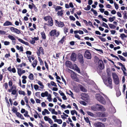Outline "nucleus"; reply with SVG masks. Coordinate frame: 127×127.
I'll use <instances>...</instances> for the list:
<instances>
[{
    "label": "nucleus",
    "instance_id": "nucleus-13",
    "mask_svg": "<svg viewBox=\"0 0 127 127\" xmlns=\"http://www.w3.org/2000/svg\"><path fill=\"white\" fill-rule=\"evenodd\" d=\"M76 55L75 53H72L70 56V58L71 60L75 61L76 60Z\"/></svg>",
    "mask_w": 127,
    "mask_h": 127
},
{
    "label": "nucleus",
    "instance_id": "nucleus-47",
    "mask_svg": "<svg viewBox=\"0 0 127 127\" xmlns=\"http://www.w3.org/2000/svg\"><path fill=\"white\" fill-rule=\"evenodd\" d=\"M47 99L48 100V101L49 102L51 101H52V98L51 97V95L50 94H49L47 97Z\"/></svg>",
    "mask_w": 127,
    "mask_h": 127
},
{
    "label": "nucleus",
    "instance_id": "nucleus-17",
    "mask_svg": "<svg viewBox=\"0 0 127 127\" xmlns=\"http://www.w3.org/2000/svg\"><path fill=\"white\" fill-rule=\"evenodd\" d=\"M41 37L42 39L45 40L46 39V36L44 32H41L40 33Z\"/></svg>",
    "mask_w": 127,
    "mask_h": 127
},
{
    "label": "nucleus",
    "instance_id": "nucleus-24",
    "mask_svg": "<svg viewBox=\"0 0 127 127\" xmlns=\"http://www.w3.org/2000/svg\"><path fill=\"white\" fill-rule=\"evenodd\" d=\"M117 64L121 66L122 67V68L125 71H127V69L125 67L122 63L119 62Z\"/></svg>",
    "mask_w": 127,
    "mask_h": 127
},
{
    "label": "nucleus",
    "instance_id": "nucleus-22",
    "mask_svg": "<svg viewBox=\"0 0 127 127\" xmlns=\"http://www.w3.org/2000/svg\"><path fill=\"white\" fill-rule=\"evenodd\" d=\"M11 87V88L9 89L8 90V92H11L12 91V90L13 89H14V90H16V87L15 85H13Z\"/></svg>",
    "mask_w": 127,
    "mask_h": 127
},
{
    "label": "nucleus",
    "instance_id": "nucleus-37",
    "mask_svg": "<svg viewBox=\"0 0 127 127\" xmlns=\"http://www.w3.org/2000/svg\"><path fill=\"white\" fill-rule=\"evenodd\" d=\"M118 56L119 57V58L121 60L123 61H126V59L123 57L122 56H121L119 55H118Z\"/></svg>",
    "mask_w": 127,
    "mask_h": 127
},
{
    "label": "nucleus",
    "instance_id": "nucleus-27",
    "mask_svg": "<svg viewBox=\"0 0 127 127\" xmlns=\"http://www.w3.org/2000/svg\"><path fill=\"white\" fill-rule=\"evenodd\" d=\"M84 119L86 122L87 123H89V124L90 125L91 122L89 120V118L87 117H84Z\"/></svg>",
    "mask_w": 127,
    "mask_h": 127
},
{
    "label": "nucleus",
    "instance_id": "nucleus-33",
    "mask_svg": "<svg viewBox=\"0 0 127 127\" xmlns=\"http://www.w3.org/2000/svg\"><path fill=\"white\" fill-rule=\"evenodd\" d=\"M8 37L11 40H16V39L12 35H9L8 36Z\"/></svg>",
    "mask_w": 127,
    "mask_h": 127
},
{
    "label": "nucleus",
    "instance_id": "nucleus-14",
    "mask_svg": "<svg viewBox=\"0 0 127 127\" xmlns=\"http://www.w3.org/2000/svg\"><path fill=\"white\" fill-rule=\"evenodd\" d=\"M98 117H103L106 116L105 114L104 113L99 112L96 114Z\"/></svg>",
    "mask_w": 127,
    "mask_h": 127
},
{
    "label": "nucleus",
    "instance_id": "nucleus-59",
    "mask_svg": "<svg viewBox=\"0 0 127 127\" xmlns=\"http://www.w3.org/2000/svg\"><path fill=\"white\" fill-rule=\"evenodd\" d=\"M114 5L115 8L117 9H118L119 8V6L115 2L114 3Z\"/></svg>",
    "mask_w": 127,
    "mask_h": 127
},
{
    "label": "nucleus",
    "instance_id": "nucleus-54",
    "mask_svg": "<svg viewBox=\"0 0 127 127\" xmlns=\"http://www.w3.org/2000/svg\"><path fill=\"white\" fill-rule=\"evenodd\" d=\"M102 26L104 27H105L107 28L108 29L109 28V27L107 25L106 23L104 22H103L102 23Z\"/></svg>",
    "mask_w": 127,
    "mask_h": 127
},
{
    "label": "nucleus",
    "instance_id": "nucleus-15",
    "mask_svg": "<svg viewBox=\"0 0 127 127\" xmlns=\"http://www.w3.org/2000/svg\"><path fill=\"white\" fill-rule=\"evenodd\" d=\"M17 39L20 42L25 44L27 45H28L29 43L28 42H25V41H24L23 39H20L18 37H16Z\"/></svg>",
    "mask_w": 127,
    "mask_h": 127
},
{
    "label": "nucleus",
    "instance_id": "nucleus-23",
    "mask_svg": "<svg viewBox=\"0 0 127 127\" xmlns=\"http://www.w3.org/2000/svg\"><path fill=\"white\" fill-rule=\"evenodd\" d=\"M97 125V127H105L104 125L101 122L98 123Z\"/></svg>",
    "mask_w": 127,
    "mask_h": 127
},
{
    "label": "nucleus",
    "instance_id": "nucleus-35",
    "mask_svg": "<svg viewBox=\"0 0 127 127\" xmlns=\"http://www.w3.org/2000/svg\"><path fill=\"white\" fill-rule=\"evenodd\" d=\"M37 83L40 86H41V88H43L44 86L43 85L42 83L40 81H38L37 82Z\"/></svg>",
    "mask_w": 127,
    "mask_h": 127
},
{
    "label": "nucleus",
    "instance_id": "nucleus-36",
    "mask_svg": "<svg viewBox=\"0 0 127 127\" xmlns=\"http://www.w3.org/2000/svg\"><path fill=\"white\" fill-rule=\"evenodd\" d=\"M12 110L14 113H16L17 112V109L15 107L13 106Z\"/></svg>",
    "mask_w": 127,
    "mask_h": 127
},
{
    "label": "nucleus",
    "instance_id": "nucleus-45",
    "mask_svg": "<svg viewBox=\"0 0 127 127\" xmlns=\"http://www.w3.org/2000/svg\"><path fill=\"white\" fill-rule=\"evenodd\" d=\"M24 98V100L25 101L26 104H28L29 103V101L28 97L26 96H25V97Z\"/></svg>",
    "mask_w": 127,
    "mask_h": 127
},
{
    "label": "nucleus",
    "instance_id": "nucleus-1",
    "mask_svg": "<svg viewBox=\"0 0 127 127\" xmlns=\"http://www.w3.org/2000/svg\"><path fill=\"white\" fill-rule=\"evenodd\" d=\"M107 79H103V81L104 84L110 88L112 89V80L109 74L108 75Z\"/></svg>",
    "mask_w": 127,
    "mask_h": 127
},
{
    "label": "nucleus",
    "instance_id": "nucleus-58",
    "mask_svg": "<svg viewBox=\"0 0 127 127\" xmlns=\"http://www.w3.org/2000/svg\"><path fill=\"white\" fill-rule=\"evenodd\" d=\"M6 33V32L0 30V34L4 35Z\"/></svg>",
    "mask_w": 127,
    "mask_h": 127
},
{
    "label": "nucleus",
    "instance_id": "nucleus-53",
    "mask_svg": "<svg viewBox=\"0 0 127 127\" xmlns=\"http://www.w3.org/2000/svg\"><path fill=\"white\" fill-rule=\"evenodd\" d=\"M8 85L10 87H12V86L13 83L11 80H9L8 82Z\"/></svg>",
    "mask_w": 127,
    "mask_h": 127
},
{
    "label": "nucleus",
    "instance_id": "nucleus-39",
    "mask_svg": "<svg viewBox=\"0 0 127 127\" xmlns=\"http://www.w3.org/2000/svg\"><path fill=\"white\" fill-rule=\"evenodd\" d=\"M19 93L20 95H25L26 94L24 91L22 90H19Z\"/></svg>",
    "mask_w": 127,
    "mask_h": 127
},
{
    "label": "nucleus",
    "instance_id": "nucleus-41",
    "mask_svg": "<svg viewBox=\"0 0 127 127\" xmlns=\"http://www.w3.org/2000/svg\"><path fill=\"white\" fill-rule=\"evenodd\" d=\"M40 92H37L35 94V95L37 97L39 98H41V97L40 95Z\"/></svg>",
    "mask_w": 127,
    "mask_h": 127
},
{
    "label": "nucleus",
    "instance_id": "nucleus-30",
    "mask_svg": "<svg viewBox=\"0 0 127 127\" xmlns=\"http://www.w3.org/2000/svg\"><path fill=\"white\" fill-rule=\"evenodd\" d=\"M108 25L110 28L111 29H114L116 27V26L112 24H108Z\"/></svg>",
    "mask_w": 127,
    "mask_h": 127
},
{
    "label": "nucleus",
    "instance_id": "nucleus-21",
    "mask_svg": "<svg viewBox=\"0 0 127 127\" xmlns=\"http://www.w3.org/2000/svg\"><path fill=\"white\" fill-rule=\"evenodd\" d=\"M52 18L50 16H45L44 17L43 19L45 21H48L49 20H50V19Z\"/></svg>",
    "mask_w": 127,
    "mask_h": 127
},
{
    "label": "nucleus",
    "instance_id": "nucleus-42",
    "mask_svg": "<svg viewBox=\"0 0 127 127\" xmlns=\"http://www.w3.org/2000/svg\"><path fill=\"white\" fill-rule=\"evenodd\" d=\"M98 37L103 42L105 41L106 40V39L105 38L102 37L100 36H98Z\"/></svg>",
    "mask_w": 127,
    "mask_h": 127
},
{
    "label": "nucleus",
    "instance_id": "nucleus-7",
    "mask_svg": "<svg viewBox=\"0 0 127 127\" xmlns=\"http://www.w3.org/2000/svg\"><path fill=\"white\" fill-rule=\"evenodd\" d=\"M55 22L56 23V26L62 28L65 26V25L63 22H62L61 21H59L57 20H55Z\"/></svg>",
    "mask_w": 127,
    "mask_h": 127
},
{
    "label": "nucleus",
    "instance_id": "nucleus-51",
    "mask_svg": "<svg viewBox=\"0 0 127 127\" xmlns=\"http://www.w3.org/2000/svg\"><path fill=\"white\" fill-rule=\"evenodd\" d=\"M121 69L123 71V74H124V76H127V73L125 71H125V70H124V69H123L122 68H121Z\"/></svg>",
    "mask_w": 127,
    "mask_h": 127
},
{
    "label": "nucleus",
    "instance_id": "nucleus-57",
    "mask_svg": "<svg viewBox=\"0 0 127 127\" xmlns=\"http://www.w3.org/2000/svg\"><path fill=\"white\" fill-rule=\"evenodd\" d=\"M99 60V58L97 56H95V57L94 61L95 62H97Z\"/></svg>",
    "mask_w": 127,
    "mask_h": 127
},
{
    "label": "nucleus",
    "instance_id": "nucleus-19",
    "mask_svg": "<svg viewBox=\"0 0 127 127\" xmlns=\"http://www.w3.org/2000/svg\"><path fill=\"white\" fill-rule=\"evenodd\" d=\"M48 93L47 91H45L44 93H42L41 94V96L42 97L47 96H48Z\"/></svg>",
    "mask_w": 127,
    "mask_h": 127
},
{
    "label": "nucleus",
    "instance_id": "nucleus-20",
    "mask_svg": "<svg viewBox=\"0 0 127 127\" xmlns=\"http://www.w3.org/2000/svg\"><path fill=\"white\" fill-rule=\"evenodd\" d=\"M37 60L35 59L33 62L32 63V65L33 68H35L37 64Z\"/></svg>",
    "mask_w": 127,
    "mask_h": 127
},
{
    "label": "nucleus",
    "instance_id": "nucleus-49",
    "mask_svg": "<svg viewBox=\"0 0 127 127\" xmlns=\"http://www.w3.org/2000/svg\"><path fill=\"white\" fill-rule=\"evenodd\" d=\"M79 102L80 104L83 105H86V103L83 100H80Z\"/></svg>",
    "mask_w": 127,
    "mask_h": 127
},
{
    "label": "nucleus",
    "instance_id": "nucleus-10",
    "mask_svg": "<svg viewBox=\"0 0 127 127\" xmlns=\"http://www.w3.org/2000/svg\"><path fill=\"white\" fill-rule=\"evenodd\" d=\"M41 52L43 54H44V49L41 47L39 48V49H38V51L36 52V53L38 56H40Z\"/></svg>",
    "mask_w": 127,
    "mask_h": 127
},
{
    "label": "nucleus",
    "instance_id": "nucleus-2",
    "mask_svg": "<svg viewBox=\"0 0 127 127\" xmlns=\"http://www.w3.org/2000/svg\"><path fill=\"white\" fill-rule=\"evenodd\" d=\"M68 72L71 73V77L73 80L77 82L79 81V79L77 76L76 74L74 71L68 69Z\"/></svg>",
    "mask_w": 127,
    "mask_h": 127
},
{
    "label": "nucleus",
    "instance_id": "nucleus-43",
    "mask_svg": "<svg viewBox=\"0 0 127 127\" xmlns=\"http://www.w3.org/2000/svg\"><path fill=\"white\" fill-rule=\"evenodd\" d=\"M120 37L122 39H123L124 38L127 37V36L124 33H122L121 34Z\"/></svg>",
    "mask_w": 127,
    "mask_h": 127
},
{
    "label": "nucleus",
    "instance_id": "nucleus-52",
    "mask_svg": "<svg viewBox=\"0 0 127 127\" xmlns=\"http://www.w3.org/2000/svg\"><path fill=\"white\" fill-rule=\"evenodd\" d=\"M69 18L70 20L74 21L75 20V18L72 16H70Z\"/></svg>",
    "mask_w": 127,
    "mask_h": 127
},
{
    "label": "nucleus",
    "instance_id": "nucleus-61",
    "mask_svg": "<svg viewBox=\"0 0 127 127\" xmlns=\"http://www.w3.org/2000/svg\"><path fill=\"white\" fill-rule=\"evenodd\" d=\"M49 123L51 125H52L53 123V121L50 118L49 119L48 121Z\"/></svg>",
    "mask_w": 127,
    "mask_h": 127
},
{
    "label": "nucleus",
    "instance_id": "nucleus-8",
    "mask_svg": "<svg viewBox=\"0 0 127 127\" xmlns=\"http://www.w3.org/2000/svg\"><path fill=\"white\" fill-rule=\"evenodd\" d=\"M10 30L11 32H15L17 34H19L21 33L20 30L14 27H11L10 28Z\"/></svg>",
    "mask_w": 127,
    "mask_h": 127
},
{
    "label": "nucleus",
    "instance_id": "nucleus-16",
    "mask_svg": "<svg viewBox=\"0 0 127 127\" xmlns=\"http://www.w3.org/2000/svg\"><path fill=\"white\" fill-rule=\"evenodd\" d=\"M12 25V23L8 21H7L3 24L4 26H7L9 25Z\"/></svg>",
    "mask_w": 127,
    "mask_h": 127
},
{
    "label": "nucleus",
    "instance_id": "nucleus-29",
    "mask_svg": "<svg viewBox=\"0 0 127 127\" xmlns=\"http://www.w3.org/2000/svg\"><path fill=\"white\" fill-rule=\"evenodd\" d=\"M62 7L60 6H57L55 7H54L55 9V10L56 11H58V10L61 9L62 8Z\"/></svg>",
    "mask_w": 127,
    "mask_h": 127
},
{
    "label": "nucleus",
    "instance_id": "nucleus-64",
    "mask_svg": "<svg viewBox=\"0 0 127 127\" xmlns=\"http://www.w3.org/2000/svg\"><path fill=\"white\" fill-rule=\"evenodd\" d=\"M34 88L35 90H37L38 89L39 86L37 85H34Z\"/></svg>",
    "mask_w": 127,
    "mask_h": 127
},
{
    "label": "nucleus",
    "instance_id": "nucleus-31",
    "mask_svg": "<svg viewBox=\"0 0 127 127\" xmlns=\"http://www.w3.org/2000/svg\"><path fill=\"white\" fill-rule=\"evenodd\" d=\"M3 86L4 87L6 90H7L8 87V83L7 82L3 84Z\"/></svg>",
    "mask_w": 127,
    "mask_h": 127
},
{
    "label": "nucleus",
    "instance_id": "nucleus-4",
    "mask_svg": "<svg viewBox=\"0 0 127 127\" xmlns=\"http://www.w3.org/2000/svg\"><path fill=\"white\" fill-rule=\"evenodd\" d=\"M57 31L56 29L52 30L49 32V35L51 37L54 36L58 37L60 34V32Z\"/></svg>",
    "mask_w": 127,
    "mask_h": 127
},
{
    "label": "nucleus",
    "instance_id": "nucleus-26",
    "mask_svg": "<svg viewBox=\"0 0 127 127\" xmlns=\"http://www.w3.org/2000/svg\"><path fill=\"white\" fill-rule=\"evenodd\" d=\"M80 88L81 90L83 92H86L87 91V90L82 85H80Z\"/></svg>",
    "mask_w": 127,
    "mask_h": 127
},
{
    "label": "nucleus",
    "instance_id": "nucleus-3",
    "mask_svg": "<svg viewBox=\"0 0 127 127\" xmlns=\"http://www.w3.org/2000/svg\"><path fill=\"white\" fill-rule=\"evenodd\" d=\"M95 97L98 101L102 104L105 105L106 104V102L105 99L103 96L101 95L100 94H96Z\"/></svg>",
    "mask_w": 127,
    "mask_h": 127
},
{
    "label": "nucleus",
    "instance_id": "nucleus-18",
    "mask_svg": "<svg viewBox=\"0 0 127 127\" xmlns=\"http://www.w3.org/2000/svg\"><path fill=\"white\" fill-rule=\"evenodd\" d=\"M64 10H62L61 11H58L57 13V14L58 16H62L64 14L63 11Z\"/></svg>",
    "mask_w": 127,
    "mask_h": 127
},
{
    "label": "nucleus",
    "instance_id": "nucleus-44",
    "mask_svg": "<svg viewBox=\"0 0 127 127\" xmlns=\"http://www.w3.org/2000/svg\"><path fill=\"white\" fill-rule=\"evenodd\" d=\"M87 113L88 115H90V116L93 117L94 116V114L90 112L87 111Z\"/></svg>",
    "mask_w": 127,
    "mask_h": 127
},
{
    "label": "nucleus",
    "instance_id": "nucleus-56",
    "mask_svg": "<svg viewBox=\"0 0 127 127\" xmlns=\"http://www.w3.org/2000/svg\"><path fill=\"white\" fill-rule=\"evenodd\" d=\"M44 63H45V66L46 68H47V70H48L49 69V68L48 66V65L47 64V63H46V61H45Z\"/></svg>",
    "mask_w": 127,
    "mask_h": 127
},
{
    "label": "nucleus",
    "instance_id": "nucleus-48",
    "mask_svg": "<svg viewBox=\"0 0 127 127\" xmlns=\"http://www.w3.org/2000/svg\"><path fill=\"white\" fill-rule=\"evenodd\" d=\"M66 65L68 66H69L71 64V62L69 61H67L66 62Z\"/></svg>",
    "mask_w": 127,
    "mask_h": 127
},
{
    "label": "nucleus",
    "instance_id": "nucleus-12",
    "mask_svg": "<svg viewBox=\"0 0 127 127\" xmlns=\"http://www.w3.org/2000/svg\"><path fill=\"white\" fill-rule=\"evenodd\" d=\"M17 72L18 75L21 76V75L25 72V70H22L21 68H17Z\"/></svg>",
    "mask_w": 127,
    "mask_h": 127
},
{
    "label": "nucleus",
    "instance_id": "nucleus-5",
    "mask_svg": "<svg viewBox=\"0 0 127 127\" xmlns=\"http://www.w3.org/2000/svg\"><path fill=\"white\" fill-rule=\"evenodd\" d=\"M112 76L115 84L118 85L119 83V79L118 75L115 72L112 73Z\"/></svg>",
    "mask_w": 127,
    "mask_h": 127
},
{
    "label": "nucleus",
    "instance_id": "nucleus-28",
    "mask_svg": "<svg viewBox=\"0 0 127 127\" xmlns=\"http://www.w3.org/2000/svg\"><path fill=\"white\" fill-rule=\"evenodd\" d=\"M34 75L33 74L31 73H30L28 77L29 79L30 80H33Z\"/></svg>",
    "mask_w": 127,
    "mask_h": 127
},
{
    "label": "nucleus",
    "instance_id": "nucleus-60",
    "mask_svg": "<svg viewBox=\"0 0 127 127\" xmlns=\"http://www.w3.org/2000/svg\"><path fill=\"white\" fill-rule=\"evenodd\" d=\"M99 119L102 122H105L106 120V118H99Z\"/></svg>",
    "mask_w": 127,
    "mask_h": 127
},
{
    "label": "nucleus",
    "instance_id": "nucleus-38",
    "mask_svg": "<svg viewBox=\"0 0 127 127\" xmlns=\"http://www.w3.org/2000/svg\"><path fill=\"white\" fill-rule=\"evenodd\" d=\"M11 92H12L11 94H12L13 95H15L16 94L17 95L18 94L17 93V92L16 90L14 89L12 90Z\"/></svg>",
    "mask_w": 127,
    "mask_h": 127
},
{
    "label": "nucleus",
    "instance_id": "nucleus-46",
    "mask_svg": "<svg viewBox=\"0 0 127 127\" xmlns=\"http://www.w3.org/2000/svg\"><path fill=\"white\" fill-rule=\"evenodd\" d=\"M51 84L52 86H54L56 87H57V86L56 83L53 81H51Z\"/></svg>",
    "mask_w": 127,
    "mask_h": 127
},
{
    "label": "nucleus",
    "instance_id": "nucleus-25",
    "mask_svg": "<svg viewBox=\"0 0 127 127\" xmlns=\"http://www.w3.org/2000/svg\"><path fill=\"white\" fill-rule=\"evenodd\" d=\"M48 23L49 25L50 26H52L53 25V21L52 20V18L50 20L48 21Z\"/></svg>",
    "mask_w": 127,
    "mask_h": 127
},
{
    "label": "nucleus",
    "instance_id": "nucleus-32",
    "mask_svg": "<svg viewBox=\"0 0 127 127\" xmlns=\"http://www.w3.org/2000/svg\"><path fill=\"white\" fill-rule=\"evenodd\" d=\"M55 122H57L58 124H60L62 123V121L61 119H57L56 121H55Z\"/></svg>",
    "mask_w": 127,
    "mask_h": 127
},
{
    "label": "nucleus",
    "instance_id": "nucleus-55",
    "mask_svg": "<svg viewBox=\"0 0 127 127\" xmlns=\"http://www.w3.org/2000/svg\"><path fill=\"white\" fill-rule=\"evenodd\" d=\"M38 58L39 59V61L40 62V64L41 65H43L44 63L41 59L39 57H38Z\"/></svg>",
    "mask_w": 127,
    "mask_h": 127
},
{
    "label": "nucleus",
    "instance_id": "nucleus-63",
    "mask_svg": "<svg viewBox=\"0 0 127 127\" xmlns=\"http://www.w3.org/2000/svg\"><path fill=\"white\" fill-rule=\"evenodd\" d=\"M50 118H49L47 116H45L44 117V120L46 121H48Z\"/></svg>",
    "mask_w": 127,
    "mask_h": 127
},
{
    "label": "nucleus",
    "instance_id": "nucleus-40",
    "mask_svg": "<svg viewBox=\"0 0 127 127\" xmlns=\"http://www.w3.org/2000/svg\"><path fill=\"white\" fill-rule=\"evenodd\" d=\"M91 8V6L90 5H87V7H85L84 8V9L88 11L90 10Z\"/></svg>",
    "mask_w": 127,
    "mask_h": 127
},
{
    "label": "nucleus",
    "instance_id": "nucleus-6",
    "mask_svg": "<svg viewBox=\"0 0 127 127\" xmlns=\"http://www.w3.org/2000/svg\"><path fill=\"white\" fill-rule=\"evenodd\" d=\"M84 56L85 58L88 59H91L92 58L91 54L88 50H87L85 52Z\"/></svg>",
    "mask_w": 127,
    "mask_h": 127
},
{
    "label": "nucleus",
    "instance_id": "nucleus-9",
    "mask_svg": "<svg viewBox=\"0 0 127 127\" xmlns=\"http://www.w3.org/2000/svg\"><path fill=\"white\" fill-rule=\"evenodd\" d=\"M78 59L79 61L81 64H83L84 63V59L83 56L80 53H79L78 55Z\"/></svg>",
    "mask_w": 127,
    "mask_h": 127
},
{
    "label": "nucleus",
    "instance_id": "nucleus-11",
    "mask_svg": "<svg viewBox=\"0 0 127 127\" xmlns=\"http://www.w3.org/2000/svg\"><path fill=\"white\" fill-rule=\"evenodd\" d=\"M98 64H99L98 67L99 68L101 69H103L104 68V66H102L103 64V62L102 60H99L98 62Z\"/></svg>",
    "mask_w": 127,
    "mask_h": 127
},
{
    "label": "nucleus",
    "instance_id": "nucleus-50",
    "mask_svg": "<svg viewBox=\"0 0 127 127\" xmlns=\"http://www.w3.org/2000/svg\"><path fill=\"white\" fill-rule=\"evenodd\" d=\"M116 95L117 96L119 97L121 95V92L119 91H117Z\"/></svg>",
    "mask_w": 127,
    "mask_h": 127
},
{
    "label": "nucleus",
    "instance_id": "nucleus-34",
    "mask_svg": "<svg viewBox=\"0 0 127 127\" xmlns=\"http://www.w3.org/2000/svg\"><path fill=\"white\" fill-rule=\"evenodd\" d=\"M65 37L64 36H63L62 38L61 39V40L59 41V43H61V44H63L64 42V39L65 38Z\"/></svg>",
    "mask_w": 127,
    "mask_h": 127
},
{
    "label": "nucleus",
    "instance_id": "nucleus-62",
    "mask_svg": "<svg viewBox=\"0 0 127 127\" xmlns=\"http://www.w3.org/2000/svg\"><path fill=\"white\" fill-rule=\"evenodd\" d=\"M64 33H66L68 32V29L66 28H65L64 29Z\"/></svg>",
    "mask_w": 127,
    "mask_h": 127
}]
</instances>
